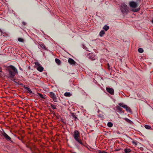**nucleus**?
Masks as SVG:
<instances>
[{
  "instance_id": "obj_38",
  "label": "nucleus",
  "mask_w": 153,
  "mask_h": 153,
  "mask_svg": "<svg viewBox=\"0 0 153 153\" xmlns=\"http://www.w3.org/2000/svg\"><path fill=\"white\" fill-rule=\"evenodd\" d=\"M152 24H153V19L152 21Z\"/></svg>"
},
{
  "instance_id": "obj_19",
  "label": "nucleus",
  "mask_w": 153,
  "mask_h": 153,
  "mask_svg": "<svg viewBox=\"0 0 153 153\" xmlns=\"http://www.w3.org/2000/svg\"><path fill=\"white\" fill-rule=\"evenodd\" d=\"M105 33V31L104 30H102L100 32V36L101 37H102Z\"/></svg>"
},
{
  "instance_id": "obj_33",
  "label": "nucleus",
  "mask_w": 153,
  "mask_h": 153,
  "mask_svg": "<svg viewBox=\"0 0 153 153\" xmlns=\"http://www.w3.org/2000/svg\"><path fill=\"white\" fill-rule=\"evenodd\" d=\"M42 48H44V49L45 48V46L44 45H42Z\"/></svg>"
},
{
  "instance_id": "obj_6",
  "label": "nucleus",
  "mask_w": 153,
  "mask_h": 153,
  "mask_svg": "<svg viewBox=\"0 0 153 153\" xmlns=\"http://www.w3.org/2000/svg\"><path fill=\"white\" fill-rule=\"evenodd\" d=\"M88 58L91 60H94L97 58V56L93 53H89L88 55Z\"/></svg>"
},
{
  "instance_id": "obj_11",
  "label": "nucleus",
  "mask_w": 153,
  "mask_h": 153,
  "mask_svg": "<svg viewBox=\"0 0 153 153\" xmlns=\"http://www.w3.org/2000/svg\"><path fill=\"white\" fill-rule=\"evenodd\" d=\"M68 62L72 65H75L76 63V62L72 59L69 58L68 59Z\"/></svg>"
},
{
  "instance_id": "obj_9",
  "label": "nucleus",
  "mask_w": 153,
  "mask_h": 153,
  "mask_svg": "<svg viewBox=\"0 0 153 153\" xmlns=\"http://www.w3.org/2000/svg\"><path fill=\"white\" fill-rule=\"evenodd\" d=\"M106 90L107 92L111 94H114V92L113 89L107 87L106 88Z\"/></svg>"
},
{
  "instance_id": "obj_42",
  "label": "nucleus",
  "mask_w": 153,
  "mask_h": 153,
  "mask_svg": "<svg viewBox=\"0 0 153 153\" xmlns=\"http://www.w3.org/2000/svg\"><path fill=\"white\" fill-rule=\"evenodd\" d=\"M72 153H76V152H72Z\"/></svg>"
},
{
  "instance_id": "obj_8",
  "label": "nucleus",
  "mask_w": 153,
  "mask_h": 153,
  "mask_svg": "<svg viewBox=\"0 0 153 153\" xmlns=\"http://www.w3.org/2000/svg\"><path fill=\"white\" fill-rule=\"evenodd\" d=\"M2 134L3 136L4 137V139L6 140L12 142L11 140V138L4 131H3Z\"/></svg>"
},
{
  "instance_id": "obj_1",
  "label": "nucleus",
  "mask_w": 153,
  "mask_h": 153,
  "mask_svg": "<svg viewBox=\"0 0 153 153\" xmlns=\"http://www.w3.org/2000/svg\"><path fill=\"white\" fill-rule=\"evenodd\" d=\"M7 72L8 77L13 79L14 78L16 74L17 73V71L14 66L10 65L7 68Z\"/></svg>"
},
{
  "instance_id": "obj_28",
  "label": "nucleus",
  "mask_w": 153,
  "mask_h": 153,
  "mask_svg": "<svg viewBox=\"0 0 153 153\" xmlns=\"http://www.w3.org/2000/svg\"><path fill=\"white\" fill-rule=\"evenodd\" d=\"M18 41L20 42H23V39L21 38H19L18 39Z\"/></svg>"
},
{
  "instance_id": "obj_30",
  "label": "nucleus",
  "mask_w": 153,
  "mask_h": 153,
  "mask_svg": "<svg viewBox=\"0 0 153 153\" xmlns=\"http://www.w3.org/2000/svg\"><path fill=\"white\" fill-rule=\"evenodd\" d=\"M10 79H11L13 81L15 82L16 83H17V82L16 81H15V80H16L15 79H14V78H13V79H12V78H10Z\"/></svg>"
},
{
  "instance_id": "obj_3",
  "label": "nucleus",
  "mask_w": 153,
  "mask_h": 153,
  "mask_svg": "<svg viewBox=\"0 0 153 153\" xmlns=\"http://www.w3.org/2000/svg\"><path fill=\"white\" fill-rule=\"evenodd\" d=\"M79 134L78 131L77 130H75L74 132V134L73 135L76 141H77L80 144L83 145V143L79 139L80 136Z\"/></svg>"
},
{
  "instance_id": "obj_14",
  "label": "nucleus",
  "mask_w": 153,
  "mask_h": 153,
  "mask_svg": "<svg viewBox=\"0 0 153 153\" xmlns=\"http://www.w3.org/2000/svg\"><path fill=\"white\" fill-rule=\"evenodd\" d=\"M124 153H129L130 152L131 150L130 149L126 148L124 149Z\"/></svg>"
},
{
  "instance_id": "obj_12",
  "label": "nucleus",
  "mask_w": 153,
  "mask_h": 153,
  "mask_svg": "<svg viewBox=\"0 0 153 153\" xmlns=\"http://www.w3.org/2000/svg\"><path fill=\"white\" fill-rule=\"evenodd\" d=\"M117 111L118 112H119L120 114L122 113H123L124 111L122 110V109L119 106H117Z\"/></svg>"
},
{
  "instance_id": "obj_26",
  "label": "nucleus",
  "mask_w": 153,
  "mask_h": 153,
  "mask_svg": "<svg viewBox=\"0 0 153 153\" xmlns=\"http://www.w3.org/2000/svg\"><path fill=\"white\" fill-rule=\"evenodd\" d=\"M38 94L40 96V97L42 99H45V97H44L43 95L41 94L40 93H38Z\"/></svg>"
},
{
  "instance_id": "obj_21",
  "label": "nucleus",
  "mask_w": 153,
  "mask_h": 153,
  "mask_svg": "<svg viewBox=\"0 0 153 153\" xmlns=\"http://www.w3.org/2000/svg\"><path fill=\"white\" fill-rule=\"evenodd\" d=\"M144 127L146 128L147 129H149L151 128V126L147 125H145L144 126Z\"/></svg>"
},
{
  "instance_id": "obj_29",
  "label": "nucleus",
  "mask_w": 153,
  "mask_h": 153,
  "mask_svg": "<svg viewBox=\"0 0 153 153\" xmlns=\"http://www.w3.org/2000/svg\"><path fill=\"white\" fill-rule=\"evenodd\" d=\"M140 10V9H134V10H132V11L134 12H137L138 11Z\"/></svg>"
},
{
  "instance_id": "obj_7",
  "label": "nucleus",
  "mask_w": 153,
  "mask_h": 153,
  "mask_svg": "<svg viewBox=\"0 0 153 153\" xmlns=\"http://www.w3.org/2000/svg\"><path fill=\"white\" fill-rule=\"evenodd\" d=\"M129 5L132 8H135L137 7V4L134 1H132L129 2Z\"/></svg>"
},
{
  "instance_id": "obj_18",
  "label": "nucleus",
  "mask_w": 153,
  "mask_h": 153,
  "mask_svg": "<svg viewBox=\"0 0 153 153\" xmlns=\"http://www.w3.org/2000/svg\"><path fill=\"white\" fill-rule=\"evenodd\" d=\"M64 95L67 97H69L71 96V94L70 92H65L64 94Z\"/></svg>"
},
{
  "instance_id": "obj_15",
  "label": "nucleus",
  "mask_w": 153,
  "mask_h": 153,
  "mask_svg": "<svg viewBox=\"0 0 153 153\" xmlns=\"http://www.w3.org/2000/svg\"><path fill=\"white\" fill-rule=\"evenodd\" d=\"M124 119L127 122L130 124H132V122L128 118H124Z\"/></svg>"
},
{
  "instance_id": "obj_23",
  "label": "nucleus",
  "mask_w": 153,
  "mask_h": 153,
  "mask_svg": "<svg viewBox=\"0 0 153 153\" xmlns=\"http://www.w3.org/2000/svg\"><path fill=\"white\" fill-rule=\"evenodd\" d=\"M26 146L27 148H28V149H30L31 151H32L33 150L32 148L31 147V146L29 145V144L26 145Z\"/></svg>"
},
{
  "instance_id": "obj_20",
  "label": "nucleus",
  "mask_w": 153,
  "mask_h": 153,
  "mask_svg": "<svg viewBox=\"0 0 153 153\" xmlns=\"http://www.w3.org/2000/svg\"><path fill=\"white\" fill-rule=\"evenodd\" d=\"M113 124L111 122H108L107 123V126L109 127H111L113 126Z\"/></svg>"
},
{
  "instance_id": "obj_22",
  "label": "nucleus",
  "mask_w": 153,
  "mask_h": 153,
  "mask_svg": "<svg viewBox=\"0 0 153 153\" xmlns=\"http://www.w3.org/2000/svg\"><path fill=\"white\" fill-rule=\"evenodd\" d=\"M138 51L140 53H142L143 52V48H140L138 49Z\"/></svg>"
},
{
  "instance_id": "obj_24",
  "label": "nucleus",
  "mask_w": 153,
  "mask_h": 153,
  "mask_svg": "<svg viewBox=\"0 0 153 153\" xmlns=\"http://www.w3.org/2000/svg\"><path fill=\"white\" fill-rule=\"evenodd\" d=\"M132 143L133 144L137 145L138 142L136 140H134L132 141Z\"/></svg>"
},
{
  "instance_id": "obj_41",
  "label": "nucleus",
  "mask_w": 153,
  "mask_h": 153,
  "mask_svg": "<svg viewBox=\"0 0 153 153\" xmlns=\"http://www.w3.org/2000/svg\"><path fill=\"white\" fill-rule=\"evenodd\" d=\"M100 112V111L98 110V113H99Z\"/></svg>"
},
{
  "instance_id": "obj_25",
  "label": "nucleus",
  "mask_w": 153,
  "mask_h": 153,
  "mask_svg": "<svg viewBox=\"0 0 153 153\" xmlns=\"http://www.w3.org/2000/svg\"><path fill=\"white\" fill-rule=\"evenodd\" d=\"M51 108L53 109H56V108L55 107V105H53L52 104H51Z\"/></svg>"
},
{
  "instance_id": "obj_34",
  "label": "nucleus",
  "mask_w": 153,
  "mask_h": 153,
  "mask_svg": "<svg viewBox=\"0 0 153 153\" xmlns=\"http://www.w3.org/2000/svg\"><path fill=\"white\" fill-rule=\"evenodd\" d=\"M22 24H23L24 25H26V23H25V22H22Z\"/></svg>"
},
{
  "instance_id": "obj_13",
  "label": "nucleus",
  "mask_w": 153,
  "mask_h": 153,
  "mask_svg": "<svg viewBox=\"0 0 153 153\" xmlns=\"http://www.w3.org/2000/svg\"><path fill=\"white\" fill-rule=\"evenodd\" d=\"M37 70L41 72L43 71L44 70V68L41 66V65L39 66V67H37Z\"/></svg>"
},
{
  "instance_id": "obj_5",
  "label": "nucleus",
  "mask_w": 153,
  "mask_h": 153,
  "mask_svg": "<svg viewBox=\"0 0 153 153\" xmlns=\"http://www.w3.org/2000/svg\"><path fill=\"white\" fill-rule=\"evenodd\" d=\"M50 97L53 100L54 102H57V98L56 97L55 94L53 92H51L49 93Z\"/></svg>"
},
{
  "instance_id": "obj_32",
  "label": "nucleus",
  "mask_w": 153,
  "mask_h": 153,
  "mask_svg": "<svg viewBox=\"0 0 153 153\" xmlns=\"http://www.w3.org/2000/svg\"><path fill=\"white\" fill-rule=\"evenodd\" d=\"M108 69L109 70H110V65H109V64L108 63Z\"/></svg>"
},
{
  "instance_id": "obj_35",
  "label": "nucleus",
  "mask_w": 153,
  "mask_h": 153,
  "mask_svg": "<svg viewBox=\"0 0 153 153\" xmlns=\"http://www.w3.org/2000/svg\"><path fill=\"white\" fill-rule=\"evenodd\" d=\"M120 150V149H117L115 150V151H119Z\"/></svg>"
},
{
  "instance_id": "obj_37",
  "label": "nucleus",
  "mask_w": 153,
  "mask_h": 153,
  "mask_svg": "<svg viewBox=\"0 0 153 153\" xmlns=\"http://www.w3.org/2000/svg\"><path fill=\"white\" fill-rule=\"evenodd\" d=\"M137 1L139 2L140 1V0H137Z\"/></svg>"
},
{
  "instance_id": "obj_10",
  "label": "nucleus",
  "mask_w": 153,
  "mask_h": 153,
  "mask_svg": "<svg viewBox=\"0 0 153 153\" xmlns=\"http://www.w3.org/2000/svg\"><path fill=\"white\" fill-rule=\"evenodd\" d=\"M24 88L26 89L27 90V91L30 94H33L32 91L27 86L25 85L24 86Z\"/></svg>"
},
{
  "instance_id": "obj_2",
  "label": "nucleus",
  "mask_w": 153,
  "mask_h": 153,
  "mask_svg": "<svg viewBox=\"0 0 153 153\" xmlns=\"http://www.w3.org/2000/svg\"><path fill=\"white\" fill-rule=\"evenodd\" d=\"M120 8L122 13L127 14L129 12V7L124 3H121L120 6Z\"/></svg>"
},
{
  "instance_id": "obj_31",
  "label": "nucleus",
  "mask_w": 153,
  "mask_h": 153,
  "mask_svg": "<svg viewBox=\"0 0 153 153\" xmlns=\"http://www.w3.org/2000/svg\"><path fill=\"white\" fill-rule=\"evenodd\" d=\"M73 116L74 117V120H76L77 119V117L74 115V116L73 115Z\"/></svg>"
},
{
  "instance_id": "obj_36",
  "label": "nucleus",
  "mask_w": 153,
  "mask_h": 153,
  "mask_svg": "<svg viewBox=\"0 0 153 153\" xmlns=\"http://www.w3.org/2000/svg\"><path fill=\"white\" fill-rule=\"evenodd\" d=\"M2 72L1 67H0V72Z\"/></svg>"
},
{
  "instance_id": "obj_40",
  "label": "nucleus",
  "mask_w": 153,
  "mask_h": 153,
  "mask_svg": "<svg viewBox=\"0 0 153 153\" xmlns=\"http://www.w3.org/2000/svg\"><path fill=\"white\" fill-rule=\"evenodd\" d=\"M20 69L22 71V69L21 68H20Z\"/></svg>"
},
{
  "instance_id": "obj_27",
  "label": "nucleus",
  "mask_w": 153,
  "mask_h": 153,
  "mask_svg": "<svg viewBox=\"0 0 153 153\" xmlns=\"http://www.w3.org/2000/svg\"><path fill=\"white\" fill-rule=\"evenodd\" d=\"M35 65L37 66V67H39V66H40L41 65L38 62H35Z\"/></svg>"
},
{
  "instance_id": "obj_39",
  "label": "nucleus",
  "mask_w": 153,
  "mask_h": 153,
  "mask_svg": "<svg viewBox=\"0 0 153 153\" xmlns=\"http://www.w3.org/2000/svg\"><path fill=\"white\" fill-rule=\"evenodd\" d=\"M0 31L1 32H2V31L1 30V29L0 28Z\"/></svg>"
},
{
  "instance_id": "obj_16",
  "label": "nucleus",
  "mask_w": 153,
  "mask_h": 153,
  "mask_svg": "<svg viewBox=\"0 0 153 153\" xmlns=\"http://www.w3.org/2000/svg\"><path fill=\"white\" fill-rule=\"evenodd\" d=\"M103 29H104L105 31H107L108 29H109V27L108 26L105 25L103 27Z\"/></svg>"
},
{
  "instance_id": "obj_17",
  "label": "nucleus",
  "mask_w": 153,
  "mask_h": 153,
  "mask_svg": "<svg viewBox=\"0 0 153 153\" xmlns=\"http://www.w3.org/2000/svg\"><path fill=\"white\" fill-rule=\"evenodd\" d=\"M55 61L56 62L58 65H59L61 64V61L60 60L57 58H56L55 59Z\"/></svg>"
},
{
  "instance_id": "obj_4",
  "label": "nucleus",
  "mask_w": 153,
  "mask_h": 153,
  "mask_svg": "<svg viewBox=\"0 0 153 153\" xmlns=\"http://www.w3.org/2000/svg\"><path fill=\"white\" fill-rule=\"evenodd\" d=\"M118 105L120 106L125 108L127 112H128L130 113H131V109L129 107L127 106L126 105H125L123 103L121 102L119 103Z\"/></svg>"
}]
</instances>
